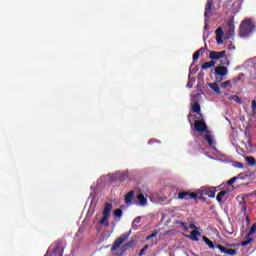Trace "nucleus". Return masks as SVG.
<instances>
[{"mask_svg":"<svg viewBox=\"0 0 256 256\" xmlns=\"http://www.w3.org/2000/svg\"><path fill=\"white\" fill-rule=\"evenodd\" d=\"M245 161L246 163H248V165H250L251 167H253L256 164V160L254 157L252 156H246L245 157Z\"/></svg>","mask_w":256,"mask_h":256,"instance_id":"19","label":"nucleus"},{"mask_svg":"<svg viewBox=\"0 0 256 256\" xmlns=\"http://www.w3.org/2000/svg\"><path fill=\"white\" fill-rule=\"evenodd\" d=\"M238 179H239V176L232 177L230 180H228L227 184L233 185V183H235V181H237Z\"/></svg>","mask_w":256,"mask_h":256,"instance_id":"36","label":"nucleus"},{"mask_svg":"<svg viewBox=\"0 0 256 256\" xmlns=\"http://www.w3.org/2000/svg\"><path fill=\"white\" fill-rule=\"evenodd\" d=\"M147 249H149V245L144 246L139 253V256H143L145 255V251H147Z\"/></svg>","mask_w":256,"mask_h":256,"instance_id":"38","label":"nucleus"},{"mask_svg":"<svg viewBox=\"0 0 256 256\" xmlns=\"http://www.w3.org/2000/svg\"><path fill=\"white\" fill-rule=\"evenodd\" d=\"M198 196L197 191L196 193H188V199H197Z\"/></svg>","mask_w":256,"mask_h":256,"instance_id":"37","label":"nucleus"},{"mask_svg":"<svg viewBox=\"0 0 256 256\" xmlns=\"http://www.w3.org/2000/svg\"><path fill=\"white\" fill-rule=\"evenodd\" d=\"M105 179L111 181L112 183H123V181H127V179H129V172L125 170L118 171L114 174H108L105 176Z\"/></svg>","mask_w":256,"mask_h":256,"instance_id":"5","label":"nucleus"},{"mask_svg":"<svg viewBox=\"0 0 256 256\" xmlns=\"http://www.w3.org/2000/svg\"><path fill=\"white\" fill-rule=\"evenodd\" d=\"M256 233V223H254L251 228H250V231L248 233V237H251V235H255Z\"/></svg>","mask_w":256,"mask_h":256,"instance_id":"32","label":"nucleus"},{"mask_svg":"<svg viewBox=\"0 0 256 256\" xmlns=\"http://www.w3.org/2000/svg\"><path fill=\"white\" fill-rule=\"evenodd\" d=\"M225 195H227V191L223 190V191L219 192L216 197V201H218V203H221V201H223V197H225Z\"/></svg>","mask_w":256,"mask_h":256,"instance_id":"22","label":"nucleus"},{"mask_svg":"<svg viewBox=\"0 0 256 256\" xmlns=\"http://www.w3.org/2000/svg\"><path fill=\"white\" fill-rule=\"evenodd\" d=\"M247 221H249V216L246 217Z\"/></svg>","mask_w":256,"mask_h":256,"instance_id":"50","label":"nucleus"},{"mask_svg":"<svg viewBox=\"0 0 256 256\" xmlns=\"http://www.w3.org/2000/svg\"><path fill=\"white\" fill-rule=\"evenodd\" d=\"M113 210V204L106 203L102 211V218L98 221V224L102 227H109V219H111V211Z\"/></svg>","mask_w":256,"mask_h":256,"instance_id":"4","label":"nucleus"},{"mask_svg":"<svg viewBox=\"0 0 256 256\" xmlns=\"http://www.w3.org/2000/svg\"><path fill=\"white\" fill-rule=\"evenodd\" d=\"M148 143H149V145H151L153 143V140H150Z\"/></svg>","mask_w":256,"mask_h":256,"instance_id":"49","label":"nucleus"},{"mask_svg":"<svg viewBox=\"0 0 256 256\" xmlns=\"http://www.w3.org/2000/svg\"><path fill=\"white\" fill-rule=\"evenodd\" d=\"M197 195H199L200 197L206 195L207 197H210V199H215V190L207 186H203L197 190Z\"/></svg>","mask_w":256,"mask_h":256,"instance_id":"10","label":"nucleus"},{"mask_svg":"<svg viewBox=\"0 0 256 256\" xmlns=\"http://www.w3.org/2000/svg\"><path fill=\"white\" fill-rule=\"evenodd\" d=\"M158 234H159V232L154 231L152 234H150L148 237H146V241H149L150 239L157 237Z\"/></svg>","mask_w":256,"mask_h":256,"instance_id":"35","label":"nucleus"},{"mask_svg":"<svg viewBox=\"0 0 256 256\" xmlns=\"http://www.w3.org/2000/svg\"><path fill=\"white\" fill-rule=\"evenodd\" d=\"M232 167H235L236 169H244L245 165H243V163L241 162L233 161Z\"/></svg>","mask_w":256,"mask_h":256,"instance_id":"27","label":"nucleus"},{"mask_svg":"<svg viewBox=\"0 0 256 256\" xmlns=\"http://www.w3.org/2000/svg\"><path fill=\"white\" fill-rule=\"evenodd\" d=\"M227 51L223 50L220 52L210 51L209 59L212 61H220L221 65H229V60L227 59Z\"/></svg>","mask_w":256,"mask_h":256,"instance_id":"6","label":"nucleus"},{"mask_svg":"<svg viewBox=\"0 0 256 256\" xmlns=\"http://www.w3.org/2000/svg\"><path fill=\"white\" fill-rule=\"evenodd\" d=\"M203 241L208 245L210 249H215V244L207 237H203Z\"/></svg>","mask_w":256,"mask_h":256,"instance_id":"23","label":"nucleus"},{"mask_svg":"<svg viewBox=\"0 0 256 256\" xmlns=\"http://www.w3.org/2000/svg\"><path fill=\"white\" fill-rule=\"evenodd\" d=\"M252 113L256 115V101L252 100Z\"/></svg>","mask_w":256,"mask_h":256,"instance_id":"39","label":"nucleus"},{"mask_svg":"<svg viewBox=\"0 0 256 256\" xmlns=\"http://www.w3.org/2000/svg\"><path fill=\"white\" fill-rule=\"evenodd\" d=\"M176 223H177V225H180L182 231H189V226H187V224L185 222L178 221Z\"/></svg>","mask_w":256,"mask_h":256,"instance_id":"29","label":"nucleus"},{"mask_svg":"<svg viewBox=\"0 0 256 256\" xmlns=\"http://www.w3.org/2000/svg\"><path fill=\"white\" fill-rule=\"evenodd\" d=\"M186 87H187L188 89H191V88L193 87V83H192V82H188L187 85H186Z\"/></svg>","mask_w":256,"mask_h":256,"instance_id":"45","label":"nucleus"},{"mask_svg":"<svg viewBox=\"0 0 256 256\" xmlns=\"http://www.w3.org/2000/svg\"><path fill=\"white\" fill-rule=\"evenodd\" d=\"M137 200H138V205H140L141 207H145V205H147V197L144 196L143 194H138L137 195Z\"/></svg>","mask_w":256,"mask_h":256,"instance_id":"16","label":"nucleus"},{"mask_svg":"<svg viewBox=\"0 0 256 256\" xmlns=\"http://www.w3.org/2000/svg\"><path fill=\"white\" fill-rule=\"evenodd\" d=\"M139 223H141V217H140V216H139V217H136V218L133 220V222H132V228H133L134 230L139 229V226H137V225H139Z\"/></svg>","mask_w":256,"mask_h":256,"instance_id":"20","label":"nucleus"},{"mask_svg":"<svg viewBox=\"0 0 256 256\" xmlns=\"http://www.w3.org/2000/svg\"><path fill=\"white\" fill-rule=\"evenodd\" d=\"M256 26L253 21L246 19L240 25V36L241 37H249L252 33H255Z\"/></svg>","mask_w":256,"mask_h":256,"instance_id":"3","label":"nucleus"},{"mask_svg":"<svg viewBox=\"0 0 256 256\" xmlns=\"http://www.w3.org/2000/svg\"><path fill=\"white\" fill-rule=\"evenodd\" d=\"M223 35H225V33L223 32V28L219 27L216 29V37H223Z\"/></svg>","mask_w":256,"mask_h":256,"instance_id":"33","label":"nucleus"},{"mask_svg":"<svg viewBox=\"0 0 256 256\" xmlns=\"http://www.w3.org/2000/svg\"><path fill=\"white\" fill-rule=\"evenodd\" d=\"M226 29H227V39H234L235 38V21H234V17H232V19L227 22Z\"/></svg>","mask_w":256,"mask_h":256,"instance_id":"11","label":"nucleus"},{"mask_svg":"<svg viewBox=\"0 0 256 256\" xmlns=\"http://www.w3.org/2000/svg\"><path fill=\"white\" fill-rule=\"evenodd\" d=\"M226 121H228V123H231V120H229V118H226Z\"/></svg>","mask_w":256,"mask_h":256,"instance_id":"48","label":"nucleus"},{"mask_svg":"<svg viewBox=\"0 0 256 256\" xmlns=\"http://www.w3.org/2000/svg\"><path fill=\"white\" fill-rule=\"evenodd\" d=\"M216 247L219 249V251H221V253H224L225 255H237V250L235 249L227 248L223 245H217Z\"/></svg>","mask_w":256,"mask_h":256,"instance_id":"13","label":"nucleus"},{"mask_svg":"<svg viewBox=\"0 0 256 256\" xmlns=\"http://www.w3.org/2000/svg\"><path fill=\"white\" fill-rule=\"evenodd\" d=\"M203 51H205V48H200L198 51H196L193 54V61H197V59H199V56L201 55V53H203Z\"/></svg>","mask_w":256,"mask_h":256,"instance_id":"25","label":"nucleus"},{"mask_svg":"<svg viewBox=\"0 0 256 256\" xmlns=\"http://www.w3.org/2000/svg\"><path fill=\"white\" fill-rule=\"evenodd\" d=\"M134 196H135V191L132 190V191L128 192V193L126 194V196H125V199H124L125 203H126L127 205L133 203V197H134Z\"/></svg>","mask_w":256,"mask_h":256,"instance_id":"17","label":"nucleus"},{"mask_svg":"<svg viewBox=\"0 0 256 256\" xmlns=\"http://www.w3.org/2000/svg\"><path fill=\"white\" fill-rule=\"evenodd\" d=\"M129 235H131L130 232L124 233L119 238H117L112 245L111 251H117L119 247H121V245H123V243L129 239Z\"/></svg>","mask_w":256,"mask_h":256,"instance_id":"8","label":"nucleus"},{"mask_svg":"<svg viewBox=\"0 0 256 256\" xmlns=\"http://www.w3.org/2000/svg\"><path fill=\"white\" fill-rule=\"evenodd\" d=\"M114 217H117V219H121L123 217V210L115 209L114 210Z\"/></svg>","mask_w":256,"mask_h":256,"instance_id":"28","label":"nucleus"},{"mask_svg":"<svg viewBox=\"0 0 256 256\" xmlns=\"http://www.w3.org/2000/svg\"><path fill=\"white\" fill-rule=\"evenodd\" d=\"M211 67H215V61L211 60L210 62H206L202 64V69H211Z\"/></svg>","mask_w":256,"mask_h":256,"instance_id":"21","label":"nucleus"},{"mask_svg":"<svg viewBox=\"0 0 256 256\" xmlns=\"http://www.w3.org/2000/svg\"><path fill=\"white\" fill-rule=\"evenodd\" d=\"M255 195H256V192H255Z\"/></svg>","mask_w":256,"mask_h":256,"instance_id":"51","label":"nucleus"},{"mask_svg":"<svg viewBox=\"0 0 256 256\" xmlns=\"http://www.w3.org/2000/svg\"><path fill=\"white\" fill-rule=\"evenodd\" d=\"M124 247H125V249H129V248L133 247V242L130 241V242L126 243L124 245Z\"/></svg>","mask_w":256,"mask_h":256,"instance_id":"42","label":"nucleus"},{"mask_svg":"<svg viewBox=\"0 0 256 256\" xmlns=\"http://www.w3.org/2000/svg\"><path fill=\"white\" fill-rule=\"evenodd\" d=\"M216 42L218 45H223V37L216 36Z\"/></svg>","mask_w":256,"mask_h":256,"instance_id":"40","label":"nucleus"},{"mask_svg":"<svg viewBox=\"0 0 256 256\" xmlns=\"http://www.w3.org/2000/svg\"><path fill=\"white\" fill-rule=\"evenodd\" d=\"M63 244L54 242L44 256H63Z\"/></svg>","mask_w":256,"mask_h":256,"instance_id":"7","label":"nucleus"},{"mask_svg":"<svg viewBox=\"0 0 256 256\" xmlns=\"http://www.w3.org/2000/svg\"><path fill=\"white\" fill-rule=\"evenodd\" d=\"M178 199H189V192H181L178 194Z\"/></svg>","mask_w":256,"mask_h":256,"instance_id":"31","label":"nucleus"},{"mask_svg":"<svg viewBox=\"0 0 256 256\" xmlns=\"http://www.w3.org/2000/svg\"><path fill=\"white\" fill-rule=\"evenodd\" d=\"M82 233H83V228H80V229L78 230L77 235H81Z\"/></svg>","mask_w":256,"mask_h":256,"instance_id":"46","label":"nucleus"},{"mask_svg":"<svg viewBox=\"0 0 256 256\" xmlns=\"http://www.w3.org/2000/svg\"><path fill=\"white\" fill-rule=\"evenodd\" d=\"M199 98V94L191 95L190 101L192 103V111L193 113H201V105L197 102Z\"/></svg>","mask_w":256,"mask_h":256,"instance_id":"12","label":"nucleus"},{"mask_svg":"<svg viewBox=\"0 0 256 256\" xmlns=\"http://www.w3.org/2000/svg\"><path fill=\"white\" fill-rule=\"evenodd\" d=\"M220 87H221L222 89H227V87H231V80H227V81H225V82H222V83L220 84Z\"/></svg>","mask_w":256,"mask_h":256,"instance_id":"30","label":"nucleus"},{"mask_svg":"<svg viewBox=\"0 0 256 256\" xmlns=\"http://www.w3.org/2000/svg\"><path fill=\"white\" fill-rule=\"evenodd\" d=\"M197 71H199V67H195L193 68V65L190 67V71H189V75H195L197 73Z\"/></svg>","mask_w":256,"mask_h":256,"instance_id":"34","label":"nucleus"},{"mask_svg":"<svg viewBox=\"0 0 256 256\" xmlns=\"http://www.w3.org/2000/svg\"><path fill=\"white\" fill-rule=\"evenodd\" d=\"M188 229H198V228H197V225H195V224H190V225L188 226Z\"/></svg>","mask_w":256,"mask_h":256,"instance_id":"44","label":"nucleus"},{"mask_svg":"<svg viewBox=\"0 0 256 256\" xmlns=\"http://www.w3.org/2000/svg\"><path fill=\"white\" fill-rule=\"evenodd\" d=\"M184 237H187V239H191V241H199V238L197 236H201V232L198 230H193L190 235L183 234Z\"/></svg>","mask_w":256,"mask_h":256,"instance_id":"15","label":"nucleus"},{"mask_svg":"<svg viewBox=\"0 0 256 256\" xmlns=\"http://www.w3.org/2000/svg\"><path fill=\"white\" fill-rule=\"evenodd\" d=\"M229 73V70L225 66H217L215 68V74L218 75V77H225Z\"/></svg>","mask_w":256,"mask_h":256,"instance_id":"14","label":"nucleus"},{"mask_svg":"<svg viewBox=\"0 0 256 256\" xmlns=\"http://www.w3.org/2000/svg\"><path fill=\"white\" fill-rule=\"evenodd\" d=\"M208 86L212 91H214V93H216L217 95H221V88L219 87V84L214 82V83L208 84Z\"/></svg>","mask_w":256,"mask_h":256,"instance_id":"18","label":"nucleus"},{"mask_svg":"<svg viewBox=\"0 0 256 256\" xmlns=\"http://www.w3.org/2000/svg\"><path fill=\"white\" fill-rule=\"evenodd\" d=\"M237 177H239V179H243V173L238 174Z\"/></svg>","mask_w":256,"mask_h":256,"instance_id":"47","label":"nucleus"},{"mask_svg":"<svg viewBox=\"0 0 256 256\" xmlns=\"http://www.w3.org/2000/svg\"><path fill=\"white\" fill-rule=\"evenodd\" d=\"M215 14V11L213 10V0H207L205 5V12H204V34H203V40L207 41L209 38V17H213Z\"/></svg>","mask_w":256,"mask_h":256,"instance_id":"2","label":"nucleus"},{"mask_svg":"<svg viewBox=\"0 0 256 256\" xmlns=\"http://www.w3.org/2000/svg\"><path fill=\"white\" fill-rule=\"evenodd\" d=\"M188 83H195V77H191V75H189L188 77Z\"/></svg>","mask_w":256,"mask_h":256,"instance_id":"43","label":"nucleus"},{"mask_svg":"<svg viewBox=\"0 0 256 256\" xmlns=\"http://www.w3.org/2000/svg\"><path fill=\"white\" fill-rule=\"evenodd\" d=\"M252 241H253L252 239H248V240L242 242V246L247 247V245H249Z\"/></svg>","mask_w":256,"mask_h":256,"instance_id":"41","label":"nucleus"},{"mask_svg":"<svg viewBox=\"0 0 256 256\" xmlns=\"http://www.w3.org/2000/svg\"><path fill=\"white\" fill-rule=\"evenodd\" d=\"M194 129L198 133H205L204 140L208 143L209 147H211L212 151H214V153L218 155V157H225V155L219 152V150H217V147H215V145H217V143L215 142V137L211 135V133H209V130H207V124L204 121H195Z\"/></svg>","mask_w":256,"mask_h":256,"instance_id":"1","label":"nucleus"},{"mask_svg":"<svg viewBox=\"0 0 256 256\" xmlns=\"http://www.w3.org/2000/svg\"><path fill=\"white\" fill-rule=\"evenodd\" d=\"M96 197H97V192L95 190H93V192H91L88 197V201L90 203L88 213H90L91 215H93L95 213V207H97Z\"/></svg>","mask_w":256,"mask_h":256,"instance_id":"9","label":"nucleus"},{"mask_svg":"<svg viewBox=\"0 0 256 256\" xmlns=\"http://www.w3.org/2000/svg\"><path fill=\"white\" fill-rule=\"evenodd\" d=\"M230 101H235V103H238V105H241L243 103V100L239 98L237 95H233L229 97Z\"/></svg>","mask_w":256,"mask_h":256,"instance_id":"24","label":"nucleus"},{"mask_svg":"<svg viewBox=\"0 0 256 256\" xmlns=\"http://www.w3.org/2000/svg\"><path fill=\"white\" fill-rule=\"evenodd\" d=\"M239 203L241 205V211L243 213H247V205L245 204V198L242 197Z\"/></svg>","mask_w":256,"mask_h":256,"instance_id":"26","label":"nucleus"}]
</instances>
